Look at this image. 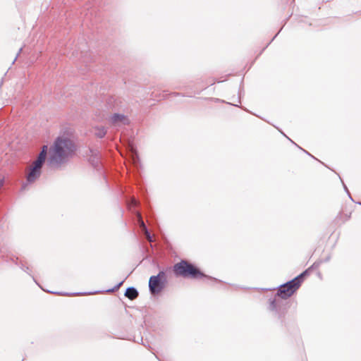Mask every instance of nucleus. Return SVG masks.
I'll list each match as a JSON object with an SVG mask.
<instances>
[{
	"label": "nucleus",
	"mask_w": 361,
	"mask_h": 361,
	"mask_svg": "<svg viewBox=\"0 0 361 361\" xmlns=\"http://www.w3.org/2000/svg\"><path fill=\"white\" fill-rule=\"evenodd\" d=\"M75 149V147L72 140L66 137H59L54 142L51 161L62 163L74 152Z\"/></svg>",
	"instance_id": "1"
},
{
	"label": "nucleus",
	"mask_w": 361,
	"mask_h": 361,
	"mask_svg": "<svg viewBox=\"0 0 361 361\" xmlns=\"http://www.w3.org/2000/svg\"><path fill=\"white\" fill-rule=\"evenodd\" d=\"M173 272L176 276H182L183 278H207L197 268L185 260H181L180 262L175 264Z\"/></svg>",
	"instance_id": "2"
},
{
	"label": "nucleus",
	"mask_w": 361,
	"mask_h": 361,
	"mask_svg": "<svg viewBox=\"0 0 361 361\" xmlns=\"http://www.w3.org/2000/svg\"><path fill=\"white\" fill-rule=\"evenodd\" d=\"M47 149V146L44 145L42 151L37 157V159L34 161L28 168V171L26 176V180L27 183H34L40 176L41 170L46 159Z\"/></svg>",
	"instance_id": "3"
},
{
	"label": "nucleus",
	"mask_w": 361,
	"mask_h": 361,
	"mask_svg": "<svg viewBox=\"0 0 361 361\" xmlns=\"http://www.w3.org/2000/svg\"><path fill=\"white\" fill-rule=\"evenodd\" d=\"M304 274H301L290 281L279 287L277 295L281 298L286 299L290 297L300 286Z\"/></svg>",
	"instance_id": "4"
},
{
	"label": "nucleus",
	"mask_w": 361,
	"mask_h": 361,
	"mask_svg": "<svg viewBox=\"0 0 361 361\" xmlns=\"http://www.w3.org/2000/svg\"><path fill=\"white\" fill-rule=\"evenodd\" d=\"M149 288L152 294L154 295L161 291L164 286L159 276H152L149 281Z\"/></svg>",
	"instance_id": "5"
},
{
	"label": "nucleus",
	"mask_w": 361,
	"mask_h": 361,
	"mask_svg": "<svg viewBox=\"0 0 361 361\" xmlns=\"http://www.w3.org/2000/svg\"><path fill=\"white\" fill-rule=\"evenodd\" d=\"M110 123L115 127H121L128 124V118L123 114H114L109 119Z\"/></svg>",
	"instance_id": "6"
},
{
	"label": "nucleus",
	"mask_w": 361,
	"mask_h": 361,
	"mask_svg": "<svg viewBox=\"0 0 361 361\" xmlns=\"http://www.w3.org/2000/svg\"><path fill=\"white\" fill-rule=\"evenodd\" d=\"M125 296L130 300H134L138 296V292L135 288L130 287L126 289Z\"/></svg>",
	"instance_id": "7"
},
{
	"label": "nucleus",
	"mask_w": 361,
	"mask_h": 361,
	"mask_svg": "<svg viewBox=\"0 0 361 361\" xmlns=\"http://www.w3.org/2000/svg\"><path fill=\"white\" fill-rule=\"evenodd\" d=\"M137 218L140 223V226L142 229V231L145 232L146 238L149 241H152V236L150 235L149 231L147 229V227L144 223V221L142 219L141 215L140 214H137Z\"/></svg>",
	"instance_id": "8"
},
{
	"label": "nucleus",
	"mask_w": 361,
	"mask_h": 361,
	"mask_svg": "<svg viewBox=\"0 0 361 361\" xmlns=\"http://www.w3.org/2000/svg\"><path fill=\"white\" fill-rule=\"evenodd\" d=\"M94 133L97 137L102 138L106 135V130L104 127L97 126L94 128Z\"/></svg>",
	"instance_id": "9"
},
{
	"label": "nucleus",
	"mask_w": 361,
	"mask_h": 361,
	"mask_svg": "<svg viewBox=\"0 0 361 361\" xmlns=\"http://www.w3.org/2000/svg\"><path fill=\"white\" fill-rule=\"evenodd\" d=\"M129 150H130V152L131 154L133 163L135 164L136 161L138 159V156H137V151L135 150L134 147L132 145H130V144L129 145Z\"/></svg>",
	"instance_id": "10"
},
{
	"label": "nucleus",
	"mask_w": 361,
	"mask_h": 361,
	"mask_svg": "<svg viewBox=\"0 0 361 361\" xmlns=\"http://www.w3.org/2000/svg\"><path fill=\"white\" fill-rule=\"evenodd\" d=\"M157 276H159V279L161 281V279L165 277V272L164 271H161Z\"/></svg>",
	"instance_id": "11"
},
{
	"label": "nucleus",
	"mask_w": 361,
	"mask_h": 361,
	"mask_svg": "<svg viewBox=\"0 0 361 361\" xmlns=\"http://www.w3.org/2000/svg\"><path fill=\"white\" fill-rule=\"evenodd\" d=\"M270 308L274 310L276 308L275 301H272L270 304Z\"/></svg>",
	"instance_id": "12"
},
{
	"label": "nucleus",
	"mask_w": 361,
	"mask_h": 361,
	"mask_svg": "<svg viewBox=\"0 0 361 361\" xmlns=\"http://www.w3.org/2000/svg\"><path fill=\"white\" fill-rule=\"evenodd\" d=\"M132 203H133V205H135V206L137 204V202H136V200H133Z\"/></svg>",
	"instance_id": "13"
},
{
	"label": "nucleus",
	"mask_w": 361,
	"mask_h": 361,
	"mask_svg": "<svg viewBox=\"0 0 361 361\" xmlns=\"http://www.w3.org/2000/svg\"><path fill=\"white\" fill-rule=\"evenodd\" d=\"M4 185V180H0V188L3 186Z\"/></svg>",
	"instance_id": "14"
},
{
	"label": "nucleus",
	"mask_w": 361,
	"mask_h": 361,
	"mask_svg": "<svg viewBox=\"0 0 361 361\" xmlns=\"http://www.w3.org/2000/svg\"><path fill=\"white\" fill-rule=\"evenodd\" d=\"M123 282H121L119 283L117 286H116V288H118L121 285H122Z\"/></svg>",
	"instance_id": "15"
},
{
	"label": "nucleus",
	"mask_w": 361,
	"mask_h": 361,
	"mask_svg": "<svg viewBox=\"0 0 361 361\" xmlns=\"http://www.w3.org/2000/svg\"><path fill=\"white\" fill-rule=\"evenodd\" d=\"M26 185H27V184H24V185L22 186L23 189H25Z\"/></svg>",
	"instance_id": "16"
}]
</instances>
